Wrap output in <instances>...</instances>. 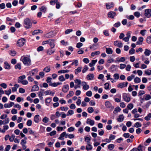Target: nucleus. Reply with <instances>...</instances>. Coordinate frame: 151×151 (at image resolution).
Listing matches in <instances>:
<instances>
[{"mask_svg": "<svg viewBox=\"0 0 151 151\" xmlns=\"http://www.w3.org/2000/svg\"><path fill=\"white\" fill-rule=\"evenodd\" d=\"M24 27L27 29H28L31 27L32 23L29 19L27 18L24 19Z\"/></svg>", "mask_w": 151, "mask_h": 151, "instance_id": "obj_1", "label": "nucleus"}, {"mask_svg": "<svg viewBox=\"0 0 151 151\" xmlns=\"http://www.w3.org/2000/svg\"><path fill=\"white\" fill-rule=\"evenodd\" d=\"M22 62L24 65L29 66L31 65V60L29 58L25 57L22 59Z\"/></svg>", "mask_w": 151, "mask_h": 151, "instance_id": "obj_2", "label": "nucleus"}, {"mask_svg": "<svg viewBox=\"0 0 151 151\" xmlns=\"http://www.w3.org/2000/svg\"><path fill=\"white\" fill-rule=\"evenodd\" d=\"M25 43V40L24 38H22L19 40L17 42V44L18 46H23Z\"/></svg>", "mask_w": 151, "mask_h": 151, "instance_id": "obj_3", "label": "nucleus"}, {"mask_svg": "<svg viewBox=\"0 0 151 151\" xmlns=\"http://www.w3.org/2000/svg\"><path fill=\"white\" fill-rule=\"evenodd\" d=\"M145 16L147 18H149L151 17V9H147L145 10Z\"/></svg>", "mask_w": 151, "mask_h": 151, "instance_id": "obj_4", "label": "nucleus"}, {"mask_svg": "<svg viewBox=\"0 0 151 151\" xmlns=\"http://www.w3.org/2000/svg\"><path fill=\"white\" fill-rule=\"evenodd\" d=\"M122 98L124 101L127 103L129 102L131 100L130 97L127 96V94L126 93H124L123 94Z\"/></svg>", "mask_w": 151, "mask_h": 151, "instance_id": "obj_5", "label": "nucleus"}, {"mask_svg": "<svg viewBox=\"0 0 151 151\" xmlns=\"http://www.w3.org/2000/svg\"><path fill=\"white\" fill-rule=\"evenodd\" d=\"M132 33L131 31H129L126 34L127 36L123 39V40H124L125 42H128L129 40V39L131 37V35Z\"/></svg>", "mask_w": 151, "mask_h": 151, "instance_id": "obj_6", "label": "nucleus"}, {"mask_svg": "<svg viewBox=\"0 0 151 151\" xmlns=\"http://www.w3.org/2000/svg\"><path fill=\"white\" fill-rule=\"evenodd\" d=\"M105 5L106 9H111L114 6V4L113 2L106 3Z\"/></svg>", "mask_w": 151, "mask_h": 151, "instance_id": "obj_7", "label": "nucleus"}, {"mask_svg": "<svg viewBox=\"0 0 151 151\" xmlns=\"http://www.w3.org/2000/svg\"><path fill=\"white\" fill-rule=\"evenodd\" d=\"M116 15V13L114 11H111L109 12L108 13V16L109 17L111 18H114V17Z\"/></svg>", "mask_w": 151, "mask_h": 151, "instance_id": "obj_8", "label": "nucleus"}, {"mask_svg": "<svg viewBox=\"0 0 151 151\" xmlns=\"http://www.w3.org/2000/svg\"><path fill=\"white\" fill-rule=\"evenodd\" d=\"M114 45L119 47H122L123 46L122 43L120 41L116 40L114 42Z\"/></svg>", "mask_w": 151, "mask_h": 151, "instance_id": "obj_9", "label": "nucleus"}, {"mask_svg": "<svg viewBox=\"0 0 151 151\" xmlns=\"http://www.w3.org/2000/svg\"><path fill=\"white\" fill-rule=\"evenodd\" d=\"M128 84V83L127 82H126L125 84L124 82L121 83L117 85V87L122 88L125 87H127V86Z\"/></svg>", "mask_w": 151, "mask_h": 151, "instance_id": "obj_10", "label": "nucleus"}, {"mask_svg": "<svg viewBox=\"0 0 151 151\" xmlns=\"http://www.w3.org/2000/svg\"><path fill=\"white\" fill-rule=\"evenodd\" d=\"M144 38L142 37H139L138 40L136 44L137 45H141L143 41Z\"/></svg>", "mask_w": 151, "mask_h": 151, "instance_id": "obj_11", "label": "nucleus"}, {"mask_svg": "<svg viewBox=\"0 0 151 151\" xmlns=\"http://www.w3.org/2000/svg\"><path fill=\"white\" fill-rule=\"evenodd\" d=\"M9 118H7L4 121H2L0 120V125H1L3 124H7L9 123Z\"/></svg>", "mask_w": 151, "mask_h": 151, "instance_id": "obj_12", "label": "nucleus"}, {"mask_svg": "<svg viewBox=\"0 0 151 151\" xmlns=\"http://www.w3.org/2000/svg\"><path fill=\"white\" fill-rule=\"evenodd\" d=\"M69 89V85L68 84L65 85L64 86L63 88H62L63 91L65 92H67Z\"/></svg>", "mask_w": 151, "mask_h": 151, "instance_id": "obj_13", "label": "nucleus"}, {"mask_svg": "<svg viewBox=\"0 0 151 151\" xmlns=\"http://www.w3.org/2000/svg\"><path fill=\"white\" fill-rule=\"evenodd\" d=\"M26 76L24 75H23L22 76H20L18 78V83H21L23 80L25 78Z\"/></svg>", "mask_w": 151, "mask_h": 151, "instance_id": "obj_14", "label": "nucleus"}, {"mask_svg": "<svg viewBox=\"0 0 151 151\" xmlns=\"http://www.w3.org/2000/svg\"><path fill=\"white\" fill-rule=\"evenodd\" d=\"M39 9L41 12L45 13L47 10V8L45 6H42L40 7Z\"/></svg>", "mask_w": 151, "mask_h": 151, "instance_id": "obj_15", "label": "nucleus"}, {"mask_svg": "<svg viewBox=\"0 0 151 151\" xmlns=\"http://www.w3.org/2000/svg\"><path fill=\"white\" fill-rule=\"evenodd\" d=\"M125 58L124 57H122L120 58H116V62H123L125 60Z\"/></svg>", "mask_w": 151, "mask_h": 151, "instance_id": "obj_16", "label": "nucleus"}, {"mask_svg": "<svg viewBox=\"0 0 151 151\" xmlns=\"http://www.w3.org/2000/svg\"><path fill=\"white\" fill-rule=\"evenodd\" d=\"M86 123L89 124L91 126H93L94 124V121L93 120H92L90 119H87Z\"/></svg>", "mask_w": 151, "mask_h": 151, "instance_id": "obj_17", "label": "nucleus"}, {"mask_svg": "<svg viewBox=\"0 0 151 151\" xmlns=\"http://www.w3.org/2000/svg\"><path fill=\"white\" fill-rule=\"evenodd\" d=\"M38 71L37 69H35L32 70L29 72V75L31 76L34 75Z\"/></svg>", "mask_w": 151, "mask_h": 151, "instance_id": "obj_18", "label": "nucleus"}, {"mask_svg": "<svg viewBox=\"0 0 151 151\" xmlns=\"http://www.w3.org/2000/svg\"><path fill=\"white\" fill-rule=\"evenodd\" d=\"M94 77L93 74L90 73L87 75L86 78L88 80H92L93 79Z\"/></svg>", "mask_w": 151, "mask_h": 151, "instance_id": "obj_19", "label": "nucleus"}, {"mask_svg": "<svg viewBox=\"0 0 151 151\" xmlns=\"http://www.w3.org/2000/svg\"><path fill=\"white\" fill-rule=\"evenodd\" d=\"M124 117L123 114L120 115L119 116V118L117 119L118 122H121L124 120Z\"/></svg>", "mask_w": 151, "mask_h": 151, "instance_id": "obj_20", "label": "nucleus"}, {"mask_svg": "<svg viewBox=\"0 0 151 151\" xmlns=\"http://www.w3.org/2000/svg\"><path fill=\"white\" fill-rule=\"evenodd\" d=\"M40 116L39 115H35L34 117V120L35 122L37 123L40 121L39 119Z\"/></svg>", "mask_w": 151, "mask_h": 151, "instance_id": "obj_21", "label": "nucleus"}, {"mask_svg": "<svg viewBox=\"0 0 151 151\" xmlns=\"http://www.w3.org/2000/svg\"><path fill=\"white\" fill-rule=\"evenodd\" d=\"M39 90V87L37 85L34 86L31 89V91H37Z\"/></svg>", "mask_w": 151, "mask_h": 151, "instance_id": "obj_22", "label": "nucleus"}, {"mask_svg": "<svg viewBox=\"0 0 151 151\" xmlns=\"http://www.w3.org/2000/svg\"><path fill=\"white\" fill-rule=\"evenodd\" d=\"M106 52L108 54H111L113 53V51L110 48H106Z\"/></svg>", "mask_w": 151, "mask_h": 151, "instance_id": "obj_23", "label": "nucleus"}, {"mask_svg": "<svg viewBox=\"0 0 151 151\" xmlns=\"http://www.w3.org/2000/svg\"><path fill=\"white\" fill-rule=\"evenodd\" d=\"M50 41L49 42L50 45L51 46V47L52 48H53L55 46L54 42V40L52 39H50Z\"/></svg>", "mask_w": 151, "mask_h": 151, "instance_id": "obj_24", "label": "nucleus"}, {"mask_svg": "<svg viewBox=\"0 0 151 151\" xmlns=\"http://www.w3.org/2000/svg\"><path fill=\"white\" fill-rule=\"evenodd\" d=\"M105 105L107 108H110L111 107L112 105L109 101H106L105 103Z\"/></svg>", "mask_w": 151, "mask_h": 151, "instance_id": "obj_25", "label": "nucleus"}, {"mask_svg": "<svg viewBox=\"0 0 151 151\" xmlns=\"http://www.w3.org/2000/svg\"><path fill=\"white\" fill-rule=\"evenodd\" d=\"M82 68L81 67H78L75 70V72L76 74H77L78 73L81 71Z\"/></svg>", "mask_w": 151, "mask_h": 151, "instance_id": "obj_26", "label": "nucleus"}, {"mask_svg": "<svg viewBox=\"0 0 151 151\" xmlns=\"http://www.w3.org/2000/svg\"><path fill=\"white\" fill-rule=\"evenodd\" d=\"M144 54L146 56H149L150 54H151V51L147 49H146Z\"/></svg>", "mask_w": 151, "mask_h": 151, "instance_id": "obj_27", "label": "nucleus"}, {"mask_svg": "<svg viewBox=\"0 0 151 151\" xmlns=\"http://www.w3.org/2000/svg\"><path fill=\"white\" fill-rule=\"evenodd\" d=\"M121 110V108L119 106H118L113 111V113L116 114L118 112L120 111Z\"/></svg>", "mask_w": 151, "mask_h": 151, "instance_id": "obj_28", "label": "nucleus"}, {"mask_svg": "<svg viewBox=\"0 0 151 151\" xmlns=\"http://www.w3.org/2000/svg\"><path fill=\"white\" fill-rule=\"evenodd\" d=\"M87 144L88 145V146H86V149L87 150H91L92 149V146L90 144V143L89 144V142H88V144Z\"/></svg>", "mask_w": 151, "mask_h": 151, "instance_id": "obj_29", "label": "nucleus"}, {"mask_svg": "<svg viewBox=\"0 0 151 151\" xmlns=\"http://www.w3.org/2000/svg\"><path fill=\"white\" fill-rule=\"evenodd\" d=\"M97 60H92L91 61V62L89 64V66L91 67L92 66L94 65L97 62Z\"/></svg>", "mask_w": 151, "mask_h": 151, "instance_id": "obj_30", "label": "nucleus"}, {"mask_svg": "<svg viewBox=\"0 0 151 151\" xmlns=\"http://www.w3.org/2000/svg\"><path fill=\"white\" fill-rule=\"evenodd\" d=\"M5 65L4 68L6 69H9L10 68V65L8 63L6 62H5L4 63Z\"/></svg>", "mask_w": 151, "mask_h": 151, "instance_id": "obj_31", "label": "nucleus"}, {"mask_svg": "<svg viewBox=\"0 0 151 151\" xmlns=\"http://www.w3.org/2000/svg\"><path fill=\"white\" fill-rule=\"evenodd\" d=\"M100 53V52L99 51H97L92 52L91 54V55L92 57H93L95 55H98Z\"/></svg>", "mask_w": 151, "mask_h": 151, "instance_id": "obj_32", "label": "nucleus"}, {"mask_svg": "<svg viewBox=\"0 0 151 151\" xmlns=\"http://www.w3.org/2000/svg\"><path fill=\"white\" fill-rule=\"evenodd\" d=\"M151 118V113H149L147 116L145 117V119L147 121L150 120Z\"/></svg>", "mask_w": 151, "mask_h": 151, "instance_id": "obj_33", "label": "nucleus"}, {"mask_svg": "<svg viewBox=\"0 0 151 151\" xmlns=\"http://www.w3.org/2000/svg\"><path fill=\"white\" fill-rule=\"evenodd\" d=\"M66 132H64L62 133L60 135V136L58 138V139L60 140H63V137L66 134Z\"/></svg>", "mask_w": 151, "mask_h": 151, "instance_id": "obj_34", "label": "nucleus"}, {"mask_svg": "<svg viewBox=\"0 0 151 151\" xmlns=\"http://www.w3.org/2000/svg\"><path fill=\"white\" fill-rule=\"evenodd\" d=\"M88 112L89 113H91L94 111L93 108L91 107H89L87 109Z\"/></svg>", "mask_w": 151, "mask_h": 151, "instance_id": "obj_35", "label": "nucleus"}, {"mask_svg": "<svg viewBox=\"0 0 151 151\" xmlns=\"http://www.w3.org/2000/svg\"><path fill=\"white\" fill-rule=\"evenodd\" d=\"M145 96V99L146 100H148L151 99V96L149 94H146Z\"/></svg>", "mask_w": 151, "mask_h": 151, "instance_id": "obj_36", "label": "nucleus"}, {"mask_svg": "<svg viewBox=\"0 0 151 151\" xmlns=\"http://www.w3.org/2000/svg\"><path fill=\"white\" fill-rule=\"evenodd\" d=\"M51 5H54L56 4V7L57 8V0H51L50 2Z\"/></svg>", "mask_w": 151, "mask_h": 151, "instance_id": "obj_37", "label": "nucleus"}, {"mask_svg": "<svg viewBox=\"0 0 151 151\" xmlns=\"http://www.w3.org/2000/svg\"><path fill=\"white\" fill-rule=\"evenodd\" d=\"M75 65L76 66H77L78 65V61L77 60H75L73 61V63H71V65Z\"/></svg>", "mask_w": 151, "mask_h": 151, "instance_id": "obj_38", "label": "nucleus"}, {"mask_svg": "<svg viewBox=\"0 0 151 151\" xmlns=\"http://www.w3.org/2000/svg\"><path fill=\"white\" fill-rule=\"evenodd\" d=\"M140 79L137 77H136L134 79V82L137 83H139L140 82Z\"/></svg>", "mask_w": 151, "mask_h": 151, "instance_id": "obj_39", "label": "nucleus"}, {"mask_svg": "<svg viewBox=\"0 0 151 151\" xmlns=\"http://www.w3.org/2000/svg\"><path fill=\"white\" fill-rule=\"evenodd\" d=\"M146 42L148 44L151 43V36H149L147 38Z\"/></svg>", "mask_w": 151, "mask_h": 151, "instance_id": "obj_40", "label": "nucleus"}, {"mask_svg": "<svg viewBox=\"0 0 151 151\" xmlns=\"http://www.w3.org/2000/svg\"><path fill=\"white\" fill-rule=\"evenodd\" d=\"M114 147V146L113 144H110L108 146V149L110 150H113Z\"/></svg>", "mask_w": 151, "mask_h": 151, "instance_id": "obj_41", "label": "nucleus"}, {"mask_svg": "<svg viewBox=\"0 0 151 151\" xmlns=\"http://www.w3.org/2000/svg\"><path fill=\"white\" fill-rule=\"evenodd\" d=\"M52 80V78H51L48 77L47 78L46 81L48 83H49V85L50 84L52 83L51 82Z\"/></svg>", "mask_w": 151, "mask_h": 151, "instance_id": "obj_42", "label": "nucleus"}, {"mask_svg": "<svg viewBox=\"0 0 151 151\" xmlns=\"http://www.w3.org/2000/svg\"><path fill=\"white\" fill-rule=\"evenodd\" d=\"M127 108L131 110L133 107V105L132 103H130L127 106Z\"/></svg>", "mask_w": 151, "mask_h": 151, "instance_id": "obj_43", "label": "nucleus"}, {"mask_svg": "<svg viewBox=\"0 0 151 151\" xmlns=\"http://www.w3.org/2000/svg\"><path fill=\"white\" fill-rule=\"evenodd\" d=\"M50 68L49 67H46L43 69V71L47 73L49 72L50 71Z\"/></svg>", "mask_w": 151, "mask_h": 151, "instance_id": "obj_44", "label": "nucleus"}, {"mask_svg": "<svg viewBox=\"0 0 151 151\" xmlns=\"http://www.w3.org/2000/svg\"><path fill=\"white\" fill-rule=\"evenodd\" d=\"M10 54L11 56H14L16 54V52L14 50L10 51Z\"/></svg>", "mask_w": 151, "mask_h": 151, "instance_id": "obj_45", "label": "nucleus"}, {"mask_svg": "<svg viewBox=\"0 0 151 151\" xmlns=\"http://www.w3.org/2000/svg\"><path fill=\"white\" fill-rule=\"evenodd\" d=\"M126 17L130 20H133L134 18V17L133 15H131L130 16L127 15Z\"/></svg>", "mask_w": 151, "mask_h": 151, "instance_id": "obj_46", "label": "nucleus"}, {"mask_svg": "<svg viewBox=\"0 0 151 151\" xmlns=\"http://www.w3.org/2000/svg\"><path fill=\"white\" fill-rule=\"evenodd\" d=\"M92 92L91 91H88L86 93V95L89 97L91 96L92 95Z\"/></svg>", "mask_w": 151, "mask_h": 151, "instance_id": "obj_47", "label": "nucleus"}, {"mask_svg": "<svg viewBox=\"0 0 151 151\" xmlns=\"http://www.w3.org/2000/svg\"><path fill=\"white\" fill-rule=\"evenodd\" d=\"M73 30L72 29H67L65 31V34H68L70 33V32L73 31Z\"/></svg>", "mask_w": 151, "mask_h": 151, "instance_id": "obj_48", "label": "nucleus"}, {"mask_svg": "<svg viewBox=\"0 0 151 151\" xmlns=\"http://www.w3.org/2000/svg\"><path fill=\"white\" fill-rule=\"evenodd\" d=\"M85 140L87 144H88V142H89V144L90 143V141L91 140V139L88 137H85Z\"/></svg>", "mask_w": 151, "mask_h": 151, "instance_id": "obj_49", "label": "nucleus"}, {"mask_svg": "<svg viewBox=\"0 0 151 151\" xmlns=\"http://www.w3.org/2000/svg\"><path fill=\"white\" fill-rule=\"evenodd\" d=\"M54 51H53L51 49H48L47 51V53L49 55H51V54H52V53H54Z\"/></svg>", "mask_w": 151, "mask_h": 151, "instance_id": "obj_50", "label": "nucleus"}, {"mask_svg": "<svg viewBox=\"0 0 151 151\" xmlns=\"http://www.w3.org/2000/svg\"><path fill=\"white\" fill-rule=\"evenodd\" d=\"M141 124L139 122H137L135 123L134 124V127L137 128L140 127H141Z\"/></svg>", "mask_w": 151, "mask_h": 151, "instance_id": "obj_51", "label": "nucleus"}, {"mask_svg": "<svg viewBox=\"0 0 151 151\" xmlns=\"http://www.w3.org/2000/svg\"><path fill=\"white\" fill-rule=\"evenodd\" d=\"M41 31V30L40 29L35 30L32 32V35H33L35 34H37L39 32H40Z\"/></svg>", "mask_w": 151, "mask_h": 151, "instance_id": "obj_52", "label": "nucleus"}, {"mask_svg": "<svg viewBox=\"0 0 151 151\" xmlns=\"http://www.w3.org/2000/svg\"><path fill=\"white\" fill-rule=\"evenodd\" d=\"M15 68L17 69L18 68L19 70L21 69V65L19 63H17L16 65L15 66Z\"/></svg>", "mask_w": 151, "mask_h": 151, "instance_id": "obj_53", "label": "nucleus"}, {"mask_svg": "<svg viewBox=\"0 0 151 151\" xmlns=\"http://www.w3.org/2000/svg\"><path fill=\"white\" fill-rule=\"evenodd\" d=\"M81 97H79L78 98V99L76 102V104L78 106H79L81 103Z\"/></svg>", "mask_w": 151, "mask_h": 151, "instance_id": "obj_54", "label": "nucleus"}, {"mask_svg": "<svg viewBox=\"0 0 151 151\" xmlns=\"http://www.w3.org/2000/svg\"><path fill=\"white\" fill-rule=\"evenodd\" d=\"M74 114V111L73 110H70L68 111V113L67 114V116H68L69 115H72Z\"/></svg>", "mask_w": 151, "mask_h": 151, "instance_id": "obj_55", "label": "nucleus"}, {"mask_svg": "<svg viewBox=\"0 0 151 151\" xmlns=\"http://www.w3.org/2000/svg\"><path fill=\"white\" fill-rule=\"evenodd\" d=\"M134 15L137 17H139L140 16V13L138 12H135L134 13Z\"/></svg>", "mask_w": 151, "mask_h": 151, "instance_id": "obj_56", "label": "nucleus"}, {"mask_svg": "<svg viewBox=\"0 0 151 151\" xmlns=\"http://www.w3.org/2000/svg\"><path fill=\"white\" fill-rule=\"evenodd\" d=\"M74 95V92H73L72 91H70L69 92V93L68 94V95L67 96V98H69L68 96H72Z\"/></svg>", "mask_w": 151, "mask_h": 151, "instance_id": "obj_57", "label": "nucleus"}, {"mask_svg": "<svg viewBox=\"0 0 151 151\" xmlns=\"http://www.w3.org/2000/svg\"><path fill=\"white\" fill-rule=\"evenodd\" d=\"M145 74L148 75H150L151 74V70H147L145 71Z\"/></svg>", "mask_w": 151, "mask_h": 151, "instance_id": "obj_58", "label": "nucleus"}, {"mask_svg": "<svg viewBox=\"0 0 151 151\" xmlns=\"http://www.w3.org/2000/svg\"><path fill=\"white\" fill-rule=\"evenodd\" d=\"M104 86H105L104 88L105 89H109V85L108 83H106L104 84Z\"/></svg>", "mask_w": 151, "mask_h": 151, "instance_id": "obj_59", "label": "nucleus"}, {"mask_svg": "<svg viewBox=\"0 0 151 151\" xmlns=\"http://www.w3.org/2000/svg\"><path fill=\"white\" fill-rule=\"evenodd\" d=\"M52 32H50L46 34V37H47L50 38L52 36Z\"/></svg>", "mask_w": 151, "mask_h": 151, "instance_id": "obj_60", "label": "nucleus"}, {"mask_svg": "<svg viewBox=\"0 0 151 151\" xmlns=\"http://www.w3.org/2000/svg\"><path fill=\"white\" fill-rule=\"evenodd\" d=\"M121 25V23L120 22H117L114 24V26L115 27H119Z\"/></svg>", "mask_w": 151, "mask_h": 151, "instance_id": "obj_61", "label": "nucleus"}, {"mask_svg": "<svg viewBox=\"0 0 151 151\" xmlns=\"http://www.w3.org/2000/svg\"><path fill=\"white\" fill-rule=\"evenodd\" d=\"M135 50L133 48H131L129 51V53L130 54H132L134 53Z\"/></svg>", "mask_w": 151, "mask_h": 151, "instance_id": "obj_62", "label": "nucleus"}, {"mask_svg": "<svg viewBox=\"0 0 151 151\" xmlns=\"http://www.w3.org/2000/svg\"><path fill=\"white\" fill-rule=\"evenodd\" d=\"M49 118L47 117H45L43 119L42 121L45 123H47L49 121Z\"/></svg>", "mask_w": 151, "mask_h": 151, "instance_id": "obj_63", "label": "nucleus"}, {"mask_svg": "<svg viewBox=\"0 0 151 151\" xmlns=\"http://www.w3.org/2000/svg\"><path fill=\"white\" fill-rule=\"evenodd\" d=\"M74 82L75 83L78 85H80L81 83V81L79 79H76L74 81Z\"/></svg>", "mask_w": 151, "mask_h": 151, "instance_id": "obj_64", "label": "nucleus"}]
</instances>
